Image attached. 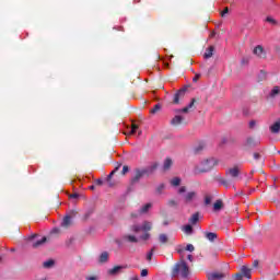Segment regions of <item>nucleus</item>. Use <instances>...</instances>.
I'll return each instance as SVG.
<instances>
[{"instance_id":"obj_33","label":"nucleus","mask_w":280,"mask_h":280,"mask_svg":"<svg viewBox=\"0 0 280 280\" xmlns=\"http://www.w3.org/2000/svg\"><path fill=\"white\" fill-rule=\"evenodd\" d=\"M186 250H188L189 253H194V250H196V248L191 244H188L186 246Z\"/></svg>"},{"instance_id":"obj_44","label":"nucleus","mask_w":280,"mask_h":280,"mask_svg":"<svg viewBox=\"0 0 280 280\" xmlns=\"http://www.w3.org/2000/svg\"><path fill=\"white\" fill-rule=\"evenodd\" d=\"M200 80V74H196L195 78L192 79L194 82H198Z\"/></svg>"},{"instance_id":"obj_28","label":"nucleus","mask_w":280,"mask_h":280,"mask_svg":"<svg viewBox=\"0 0 280 280\" xmlns=\"http://www.w3.org/2000/svg\"><path fill=\"white\" fill-rule=\"evenodd\" d=\"M171 185H173V187H178V185H180V178L174 177V178L171 180Z\"/></svg>"},{"instance_id":"obj_42","label":"nucleus","mask_w":280,"mask_h":280,"mask_svg":"<svg viewBox=\"0 0 280 280\" xmlns=\"http://www.w3.org/2000/svg\"><path fill=\"white\" fill-rule=\"evenodd\" d=\"M225 14H229V8H225V9L221 12V16H224Z\"/></svg>"},{"instance_id":"obj_15","label":"nucleus","mask_w":280,"mask_h":280,"mask_svg":"<svg viewBox=\"0 0 280 280\" xmlns=\"http://www.w3.org/2000/svg\"><path fill=\"white\" fill-rule=\"evenodd\" d=\"M137 130H139V126H137L136 124H132L131 129L129 131H125L124 135H126L127 137H130L131 135H135Z\"/></svg>"},{"instance_id":"obj_17","label":"nucleus","mask_w":280,"mask_h":280,"mask_svg":"<svg viewBox=\"0 0 280 280\" xmlns=\"http://www.w3.org/2000/svg\"><path fill=\"white\" fill-rule=\"evenodd\" d=\"M182 231L186 233V235H191V233H194V228L191 224H186L182 228Z\"/></svg>"},{"instance_id":"obj_41","label":"nucleus","mask_w":280,"mask_h":280,"mask_svg":"<svg viewBox=\"0 0 280 280\" xmlns=\"http://www.w3.org/2000/svg\"><path fill=\"white\" fill-rule=\"evenodd\" d=\"M97 276H88L86 280H97Z\"/></svg>"},{"instance_id":"obj_21","label":"nucleus","mask_w":280,"mask_h":280,"mask_svg":"<svg viewBox=\"0 0 280 280\" xmlns=\"http://www.w3.org/2000/svg\"><path fill=\"white\" fill-rule=\"evenodd\" d=\"M207 240H209V242H214L215 240H218V234L213 233V232H209L206 234Z\"/></svg>"},{"instance_id":"obj_8","label":"nucleus","mask_w":280,"mask_h":280,"mask_svg":"<svg viewBox=\"0 0 280 280\" xmlns=\"http://www.w3.org/2000/svg\"><path fill=\"white\" fill-rule=\"evenodd\" d=\"M253 270L246 266L241 267V275L246 279H250Z\"/></svg>"},{"instance_id":"obj_53","label":"nucleus","mask_w":280,"mask_h":280,"mask_svg":"<svg viewBox=\"0 0 280 280\" xmlns=\"http://www.w3.org/2000/svg\"><path fill=\"white\" fill-rule=\"evenodd\" d=\"M165 188V186L164 185H161L160 187H159V189H164Z\"/></svg>"},{"instance_id":"obj_48","label":"nucleus","mask_w":280,"mask_h":280,"mask_svg":"<svg viewBox=\"0 0 280 280\" xmlns=\"http://www.w3.org/2000/svg\"><path fill=\"white\" fill-rule=\"evenodd\" d=\"M259 156H260L259 153H254V159L257 160V159H259Z\"/></svg>"},{"instance_id":"obj_31","label":"nucleus","mask_w":280,"mask_h":280,"mask_svg":"<svg viewBox=\"0 0 280 280\" xmlns=\"http://www.w3.org/2000/svg\"><path fill=\"white\" fill-rule=\"evenodd\" d=\"M54 267V260H47L44 262V268H51Z\"/></svg>"},{"instance_id":"obj_39","label":"nucleus","mask_w":280,"mask_h":280,"mask_svg":"<svg viewBox=\"0 0 280 280\" xmlns=\"http://www.w3.org/2000/svg\"><path fill=\"white\" fill-rule=\"evenodd\" d=\"M187 191V188H185V186H182L179 189H178V194H185Z\"/></svg>"},{"instance_id":"obj_29","label":"nucleus","mask_w":280,"mask_h":280,"mask_svg":"<svg viewBox=\"0 0 280 280\" xmlns=\"http://www.w3.org/2000/svg\"><path fill=\"white\" fill-rule=\"evenodd\" d=\"M159 240L161 244H167V234H160Z\"/></svg>"},{"instance_id":"obj_13","label":"nucleus","mask_w":280,"mask_h":280,"mask_svg":"<svg viewBox=\"0 0 280 280\" xmlns=\"http://www.w3.org/2000/svg\"><path fill=\"white\" fill-rule=\"evenodd\" d=\"M124 268H126V266H116L112 269L108 270L109 275H119V272H121V270H124Z\"/></svg>"},{"instance_id":"obj_34","label":"nucleus","mask_w":280,"mask_h":280,"mask_svg":"<svg viewBox=\"0 0 280 280\" xmlns=\"http://www.w3.org/2000/svg\"><path fill=\"white\" fill-rule=\"evenodd\" d=\"M234 280H244V276L242 273H236Z\"/></svg>"},{"instance_id":"obj_35","label":"nucleus","mask_w":280,"mask_h":280,"mask_svg":"<svg viewBox=\"0 0 280 280\" xmlns=\"http://www.w3.org/2000/svg\"><path fill=\"white\" fill-rule=\"evenodd\" d=\"M178 203L176 202V200H170L168 201V207H177Z\"/></svg>"},{"instance_id":"obj_50","label":"nucleus","mask_w":280,"mask_h":280,"mask_svg":"<svg viewBox=\"0 0 280 280\" xmlns=\"http://www.w3.org/2000/svg\"><path fill=\"white\" fill-rule=\"evenodd\" d=\"M184 250H185V249L178 248V249H177V253H179V255H183Z\"/></svg>"},{"instance_id":"obj_27","label":"nucleus","mask_w":280,"mask_h":280,"mask_svg":"<svg viewBox=\"0 0 280 280\" xmlns=\"http://www.w3.org/2000/svg\"><path fill=\"white\" fill-rule=\"evenodd\" d=\"M280 93V88L279 86H275L271 92H270V96L275 97L276 95H279Z\"/></svg>"},{"instance_id":"obj_24","label":"nucleus","mask_w":280,"mask_h":280,"mask_svg":"<svg viewBox=\"0 0 280 280\" xmlns=\"http://www.w3.org/2000/svg\"><path fill=\"white\" fill-rule=\"evenodd\" d=\"M172 167V159H166L163 164V170H170Z\"/></svg>"},{"instance_id":"obj_19","label":"nucleus","mask_w":280,"mask_h":280,"mask_svg":"<svg viewBox=\"0 0 280 280\" xmlns=\"http://www.w3.org/2000/svg\"><path fill=\"white\" fill-rule=\"evenodd\" d=\"M100 264H106L108 261V253L103 252L98 258Z\"/></svg>"},{"instance_id":"obj_18","label":"nucleus","mask_w":280,"mask_h":280,"mask_svg":"<svg viewBox=\"0 0 280 280\" xmlns=\"http://www.w3.org/2000/svg\"><path fill=\"white\" fill-rule=\"evenodd\" d=\"M280 130V119L278 121H276L271 127H270V131L273 132L275 135H277V132H279Z\"/></svg>"},{"instance_id":"obj_38","label":"nucleus","mask_w":280,"mask_h":280,"mask_svg":"<svg viewBox=\"0 0 280 280\" xmlns=\"http://www.w3.org/2000/svg\"><path fill=\"white\" fill-rule=\"evenodd\" d=\"M257 126V121L250 120L249 121V128H255Z\"/></svg>"},{"instance_id":"obj_32","label":"nucleus","mask_w":280,"mask_h":280,"mask_svg":"<svg viewBox=\"0 0 280 280\" xmlns=\"http://www.w3.org/2000/svg\"><path fill=\"white\" fill-rule=\"evenodd\" d=\"M152 255H154V249H151V252L148 253V255H147L148 261H152Z\"/></svg>"},{"instance_id":"obj_37","label":"nucleus","mask_w":280,"mask_h":280,"mask_svg":"<svg viewBox=\"0 0 280 280\" xmlns=\"http://www.w3.org/2000/svg\"><path fill=\"white\" fill-rule=\"evenodd\" d=\"M205 202L206 205H211V196H206Z\"/></svg>"},{"instance_id":"obj_9","label":"nucleus","mask_w":280,"mask_h":280,"mask_svg":"<svg viewBox=\"0 0 280 280\" xmlns=\"http://www.w3.org/2000/svg\"><path fill=\"white\" fill-rule=\"evenodd\" d=\"M183 97H185V90H179L175 95H174V100L173 102L175 104H179L180 100H183Z\"/></svg>"},{"instance_id":"obj_25","label":"nucleus","mask_w":280,"mask_h":280,"mask_svg":"<svg viewBox=\"0 0 280 280\" xmlns=\"http://www.w3.org/2000/svg\"><path fill=\"white\" fill-rule=\"evenodd\" d=\"M150 209H152V203H145L142 208H141V213H148V211H150Z\"/></svg>"},{"instance_id":"obj_10","label":"nucleus","mask_w":280,"mask_h":280,"mask_svg":"<svg viewBox=\"0 0 280 280\" xmlns=\"http://www.w3.org/2000/svg\"><path fill=\"white\" fill-rule=\"evenodd\" d=\"M196 104V98H192L190 104L182 109H177L175 113H189L190 108H194V105Z\"/></svg>"},{"instance_id":"obj_2","label":"nucleus","mask_w":280,"mask_h":280,"mask_svg":"<svg viewBox=\"0 0 280 280\" xmlns=\"http://www.w3.org/2000/svg\"><path fill=\"white\" fill-rule=\"evenodd\" d=\"M131 231L133 233H140V231H142V233L144 234L140 236V240H142L143 242H148V240H150V233L148 232L152 231V223L150 221H144L141 226L140 225L131 226Z\"/></svg>"},{"instance_id":"obj_51","label":"nucleus","mask_w":280,"mask_h":280,"mask_svg":"<svg viewBox=\"0 0 280 280\" xmlns=\"http://www.w3.org/2000/svg\"><path fill=\"white\" fill-rule=\"evenodd\" d=\"M36 237H38V235L34 234L33 236L30 237V240H36Z\"/></svg>"},{"instance_id":"obj_52","label":"nucleus","mask_w":280,"mask_h":280,"mask_svg":"<svg viewBox=\"0 0 280 280\" xmlns=\"http://www.w3.org/2000/svg\"><path fill=\"white\" fill-rule=\"evenodd\" d=\"M70 198H78V195H77V194H72V195L70 196Z\"/></svg>"},{"instance_id":"obj_4","label":"nucleus","mask_w":280,"mask_h":280,"mask_svg":"<svg viewBox=\"0 0 280 280\" xmlns=\"http://www.w3.org/2000/svg\"><path fill=\"white\" fill-rule=\"evenodd\" d=\"M225 277H226V273L220 272V271L208 273V280H222Z\"/></svg>"},{"instance_id":"obj_47","label":"nucleus","mask_w":280,"mask_h":280,"mask_svg":"<svg viewBox=\"0 0 280 280\" xmlns=\"http://www.w3.org/2000/svg\"><path fill=\"white\" fill-rule=\"evenodd\" d=\"M129 280H139V277L132 276Z\"/></svg>"},{"instance_id":"obj_22","label":"nucleus","mask_w":280,"mask_h":280,"mask_svg":"<svg viewBox=\"0 0 280 280\" xmlns=\"http://www.w3.org/2000/svg\"><path fill=\"white\" fill-rule=\"evenodd\" d=\"M222 207H224V205L222 203V200H217L213 205V210L220 211V209H222Z\"/></svg>"},{"instance_id":"obj_43","label":"nucleus","mask_w":280,"mask_h":280,"mask_svg":"<svg viewBox=\"0 0 280 280\" xmlns=\"http://www.w3.org/2000/svg\"><path fill=\"white\" fill-rule=\"evenodd\" d=\"M141 277H148V269H143L141 271Z\"/></svg>"},{"instance_id":"obj_11","label":"nucleus","mask_w":280,"mask_h":280,"mask_svg":"<svg viewBox=\"0 0 280 280\" xmlns=\"http://www.w3.org/2000/svg\"><path fill=\"white\" fill-rule=\"evenodd\" d=\"M199 220H200V214L196 212L190 217L189 224H191V226H195V224H198Z\"/></svg>"},{"instance_id":"obj_7","label":"nucleus","mask_w":280,"mask_h":280,"mask_svg":"<svg viewBox=\"0 0 280 280\" xmlns=\"http://www.w3.org/2000/svg\"><path fill=\"white\" fill-rule=\"evenodd\" d=\"M226 174L228 176H231V178H237V176H240V166L229 168Z\"/></svg>"},{"instance_id":"obj_56","label":"nucleus","mask_w":280,"mask_h":280,"mask_svg":"<svg viewBox=\"0 0 280 280\" xmlns=\"http://www.w3.org/2000/svg\"><path fill=\"white\" fill-rule=\"evenodd\" d=\"M153 170H156V164H155V165H153Z\"/></svg>"},{"instance_id":"obj_16","label":"nucleus","mask_w":280,"mask_h":280,"mask_svg":"<svg viewBox=\"0 0 280 280\" xmlns=\"http://www.w3.org/2000/svg\"><path fill=\"white\" fill-rule=\"evenodd\" d=\"M172 126H178L183 124V116L176 115L172 120H171Z\"/></svg>"},{"instance_id":"obj_12","label":"nucleus","mask_w":280,"mask_h":280,"mask_svg":"<svg viewBox=\"0 0 280 280\" xmlns=\"http://www.w3.org/2000/svg\"><path fill=\"white\" fill-rule=\"evenodd\" d=\"M47 242V237H42L40 240H36L32 243L33 248H38V246H43Z\"/></svg>"},{"instance_id":"obj_45","label":"nucleus","mask_w":280,"mask_h":280,"mask_svg":"<svg viewBox=\"0 0 280 280\" xmlns=\"http://www.w3.org/2000/svg\"><path fill=\"white\" fill-rule=\"evenodd\" d=\"M253 266L254 268H257V266H259V260H254Z\"/></svg>"},{"instance_id":"obj_5","label":"nucleus","mask_w":280,"mask_h":280,"mask_svg":"<svg viewBox=\"0 0 280 280\" xmlns=\"http://www.w3.org/2000/svg\"><path fill=\"white\" fill-rule=\"evenodd\" d=\"M198 194L196 191H189L185 195L184 201L186 202V205H189V202H194V200H196Z\"/></svg>"},{"instance_id":"obj_14","label":"nucleus","mask_w":280,"mask_h":280,"mask_svg":"<svg viewBox=\"0 0 280 280\" xmlns=\"http://www.w3.org/2000/svg\"><path fill=\"white\" fill-rule=\"evenodd\" d=\"M124 240H126V242H130L131 244H137V242H139V238H137V236L130 234L125 235Z\"/></svg>"},{"instance_id":"obj_3","label":"nucleus","mask_w":280,"mask_h":280,"mask_svg":"<svg viewBox=\"0 0 280 280\" xmlns=\"http://www.w3.org/2000/svg\"><path fill=\"white\" fill-rule=\"evenodd\" d=\"M217 162L213 159L203 160L195 167V174H205V172H210L215 167Z\"/></svg>"},{"instance_id":"obj_30","label":"nucleus","mask_w":280,"mask_h":280,"mask_svg":"<svg viewBox=\"0 0 280 280\" xmlns=\"http://www.w3.org/2000/svg\"><path fill=\"white\" fill-rule=\"evenodd\" d=\"M161 110V105L156 104L153 109L150 110L151 115H155V113H159Z\"/></svg>"},{"instance_id":"obj_49","label":"nucleus","mask_w":280,"mask_h":280,"mask_svg":"<svg viewBox=\"0 0 280 280\" xmlns=\"http://www.w3.org/2000/svg\"><path fill=\"white\" fill-rule=\"evenodd\" d=\"M96 185H103L102 179H97V180H96Z\"/></svg>"},{"instance_id":"obj_26","label":"nucleus","mask_w":280,"mask_h":280,"mask_svg":"<svg viewBox=\"0 0 280 280\" xmlns=\"http://www.w3.org/2000/svg\"><path fill=\"white\" fill-rule=\"evenodd\" d=\"M266 23H269L270 25H278V22L272 16H267Z\"/></svg>"},{"instance_id":"obj_54","label":"nucleus","mask_w":280,"mask_h":280,"mask_svg":"<svg viewBox=\"0 0 280 280\" xmlns=\"http://www.w3.org/2000/svg\"><path fill=\"white\" fill-rule=\"evenodd\" d=\"M90 189L91 190L95 189V186L94 185L90 186Z\"/></svg>"},{"instance_id":"obj_55","label":"nucleus","mask_w":280,"mask_h":280,"mask_svg":"<svg viewBox=\"0 0 280 280\" xmlns=\"http://www.w3.org/2000/svg\"><path fill=\"white\" fill-rule=\"evenodd\" d=\"M211 37H213V36H215V33H211V35H210Z\"/></svg>"},{"instance_id":"obj_6","label":"nucleus","mask_w":280,"mask_h":280,"mask_svg":"<svg viewBox=\"0 0 280 280\" xmlns=\"http://www.w3.org/2000/svg\"><path fill=\"white\" fill-rule=\"evenodd\" d=\"M254 54L258 58H266V50L264 49V46L258 45L254 48Z\"/></svg>"},{"instance_id":"obj_23","label":"nucleus","mask_w":280,"mask_h":280,"mask_svg":"<svg viewBox=\"0 0 280 280\" xmlns=\"http://www.w3.org/2000/svg\"><path fill=\"white\" fill-rule=\"evenodd\" d=\"M61 226H71V217L67 215L63 218V221L61 223Z\"/></svg>"},{"instance_id":"obj_40","label":"nucleus","mask_w":280,"mask_h":280,"mask_svg":"<svg viewBox=\"0 0 280 280\" xmlns=\"http://www.w3.org/2000/svg\"><path fill=\"white\" fill-rule=\"evenodd\" d=\"M126 174H128V166L127 165H125L122 167V176H126Z\"/></svg>"},{"instance_id":"obj_46","label":"nucleus","mask_w":280,"mask_h":280,"mask_svg":"<svg viewBox=\"0 0 280 280\" xmlns=\"http://www.w3.org/2000/svg\"><path fill=\"white\" fill-rule=\"evenodd\" d=\"M187 259H188L189 261H192V260H194V256L188 255V256H187Z\"/></svg>"},{"instance_id":"obj_20","label":"nucleus","mask_w":280,"mask_h":280,"mask_svg":"<svg viewBox=\"0 0 280 280\" xmlns=\"http://www.w3.org/2000/svg\"><path fill=\"white\" fill-rule=\"evenodd\" d=\"M214 49H215V48H214L213 46H210V47L206 50L203 57H205V58H211V57L213 56Z\"/></svg>"},{"instance_id":"obj_1","label":"nucleus","mask_w":280,"mask_h":280,"mask_svg":"<svg viewBox=\"0 0 280 280\" xmlns=\"http://www.w3.org/2000/svg\"><path fill=\"white\" fill-rule=\"evenodd\" d=\"M191 271L189 270V266L185 260H180L177 262L173 269V277H182V279H188Z\"/></svg>"},{"instance_id":"obj_36","label":"nucleus","mask_w":280,"mask_h":280,"mask_svg":"<svg viewBox=\"0 0 280 280\" xmlns=\"http://www.w3.org/2000/svg\"><path fill=\"white\" fill-rule=\"evenodd\" d=\"M117 170H119V167H116L114 171L110 172V174L108 175V180H110L115 174V172H117Z\"/></svg>"}]
</instances>
